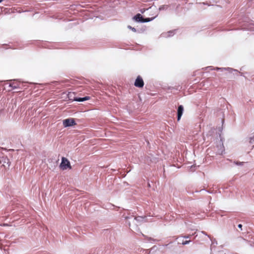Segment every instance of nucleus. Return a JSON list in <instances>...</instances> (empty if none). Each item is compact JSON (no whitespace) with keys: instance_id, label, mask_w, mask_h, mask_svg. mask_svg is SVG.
<instances>
[{"instance_id":"23","label":"nucleus","mask_w":254,"mask_h":254,"mask_svg":"<svg viewBox=\"0 0 254 254\" xmlns=\"http://www.w3.org/2000/svg\"><path fill=\"white\" fill-rule=\"evenodd\" d=\"M254 141V135L253 136L249 137V142L250 143H253Z\"/></svg>"},{"instance_id":"9","label":"nucleus","mask_w":254,"mask_h":254,"mask_svg":"<svg viewBox=\"0 0 254 254\" xmlns=\"http://www.w3.org/2000/svg\"><path fill=\"white\" fill-rule=\"evenodd\" d=\"M127 28L131 30V31H132L134 32H137L138 33H143L145 30V28H140V29H136V28L131 26L130 25H128Z\"/></svg>"},{"instance_id":"22","label":"nucleus","mask_w":254,"mask_h":254,"mask_svg":"<svg viewBox=\"0 0 254 254\" xmlns=\"http://www.w3.org/2000/svg\"><path fill=\"white\" fill-rule=\"evenodd\" d=\"M190 242H191L190 240L183 241L182 243V244L183 245H186L190 244Z\"/></svg>"},{"instance_id":"2","label":"nucleus","mask_w":254,"mask_h":254,"mask_svg":"<svg viewBox=\"0 0 254 254\" xmlns=\"http://www.w3.org/2000/svg\"><path fill=\"white\" fill-rule=\"evenodd\" d=\"M7 151V149L4 148L0 147V164H1L2 165L6 168V166L7 167H9V166L10 165V162L9 160V159L7 158V156L4 155L2 151Z\"/></svg>"},{"instance_id":"3","label":"nucleus","mask_w":254,"mask_h":254,"mask_svg":"<svg viewBox=\"0 0 254 254\" xmlns=\"http://www.w3.org/2000/svg\"><path fill=\"white\" fill-rule=\"evenodd\" d=\"M124 218L127 220L132 219V222L136 226L138 225V223L143 221V220L145 218V217H144L143 216L135 217L133 215H128L127 216H125Z\"/></svg>"},{"instance_id":"31","label":"nucleus","mask_w":254,"mask_h":254,"mask_svg":"<svg viewBox=\"0 0 254 254\" xmlns=\"http://www.w3.org/2000/svg\"><path fill=\"white\" fill-rule=\"evenodd\" d=\"M243 21L246 22V21L245 20H242V21H239V23H241Z\"/></svg>"},{"instance_id":"4","label":"nucleus","mask_w":254,"mask_h":254,"mask_svg":"<svg viewBox=\"0 0 254 254\" xmlns=\"http://www.w3.org/2000/svg\"><path fill=\"white\" fill-rule=\"evenodd\" d=\"M60 168L62 170H65L67 169H71L69 161L64 157L62 158L61 163L60 165Z\"/></svg>"},{"instance_id":"26","label":"nucleus","mask_w":254,"mask_h":254,"mask_svg":"<svg viewBox=\"0 0 254 254\" xmlns=\"http://www.w3.org/2000/svg\"><path fill=\"white\" fill-rule=\"evenodd\" d=\"M238 227L241 231H243V225L241 224H239L238 225Z\"/></svg>"},{"instance_id":"24","label":"nucleus","mask_w":254,"mask_h":254,"mask_svg":"<svg viewBox=\"0 0 254 254\" xmlns=\"http://www.w3.org/2000/svg\"><path fill=\"white\" fill-rule=\"evenodd\" d=\"M181 237H182L184 239H190L191 237V235H185L182 236Z\"/></svg>"},{"instance_id":"20","label":"nucleus","mask_w":254,"mask_h":254,"mask_svg":"<svg viewBox=\"0 0 254 254\" xmlns=\"http://www.w3.org/2000/svg\"><path fill=\"white\" fill-rule=\"evenodd\" d=\"M203 190H204V191H206L207 192H208V193H210V194H212V193H213V191H210V190H205V189H201V190H195V192H197H197H200V191H203Z\"/></svg>"},{"instance_id":"18","label":"nucleus","mask_w":254,"mask_h":254,"mask_svg":"<svg viewBox=\"0 0 254 254\" xmlns=\"http://www.w3.org/2000/svg\"><path fill=\"white\" fill-rule=\"evenodd\" d=\"M210 240L211 241V245L213 246L214 245H217V242L215 239H210ZM213 248V246H211V250Z\"/></svg>"},{"instance_id":"8","label":"nucleus","mask_w":254,"mask_h":254,"mask_svg":"<svg viewBox=\"0 0 254 254\" xmlns=\"http://www.w3.org/2000/svg\"><path fill=\"white\" fill-rule=\"evenodd\" d=\"M132 19L136 22L143 23V17L140 13H137L132 17Z\"/></svg>"},{"instance_id":"34","label":"nucleus","mask_w":254,"mask_h":254,"mask_svg":"<svg viewBox=\"0 0 254 254\" xmlns=\"http://www.w3.org/2000/svg\"><path fill=\"white\" fill-rule=\"evenodd\" d=\"M208 198H209V199H211V197L210 196H208Z\"/></svg>"},{"instance_id":"21","label":"nucleus","mask_w":254,"mask_h":254,"mask_svg":"<svg viewBox=\"0 0 254 254\" xmlns=\"http://www.w3.org/2000/svg\"><path fill=\"white\" fill-rule=\"evenodd\" d=\"M227 251L226 250H220L218 251L215 254H227Z\"/></svg>"},{"instance_id":"6","label":"nucleus","mask_w":254,"mask_h":254,"mask_svg":"<svg viewBox=\"0 0 254 254\" xmlns=\"http://www.w3.org/2000/svg\"><path fill=\"white\" fill-rule=\"evenodd\" d=\"M144 81L140 75H138L134 82V85L138 88H142L144 86Z\"/></svg>"},{"instance_id":"32","label":"nucleus","mask_w":254,"mask_h":254,"mask_svg":"<svg viewBox=\"0 0 254 254\" xmlns=\"http://www.w3.org/2000/svg\"><path fill=\"white\" fill-rule=\"evenodd\" d=\"M213 0V1H214L215 2H217L219 0Z\"/></svg>"},{"instance_id":"33","label":"nucleus","mask_w":254,"mask_h":254,"mask_svg":"<svg viewBox=\"0 0 254 254\" xmlns=\"http://www.w3.org/2000/svg\"><path fill=\"white\" fill-rule=\"evenodd\" d=\"M168 245L169 244H166V245H163V246L165 247H166L168 246Z\"/></svg>"},{"instance_id":"36","label":"nucleus","mask_w":254,"mask_h":254,"mask_svg":"<svg viewBox=\"0 0 254 254\" xmlns=\"http://www.w3.org/2000/svg\"><path fill=\"white\" fill-rule=\"evenodd\" d=\"M224 122V120H222V124H223Z\"/></svg>"},{"instance_id":"17","label":"nucleus","mask_w":254,"mask_h":254,"mask_svg":"<svg viewBox=\"0 0 254 254\" xmlns=\"http://www.w3.org/2000/svg\"><path fill=\"white\" fill-rule=\"evenodd\" d=\"M125 219L126 220V224L127 226H128L129 227H130V224H131V223H132L133 224H134L133 222H132V219H126L125 218Z\"/></svg>"},{"instance_id":"14","label":"nucleus","mask_w":254,"mask_h":254,"mask_svg":"<svg viewBox=\"0 0 254 254\" xmlns=\"http://www.w3.org/2000/svg\"><path fill=\"white\" fill-rule=\"evenodd\" d=\"M9 86L10 87H11L13 89L20 88V85L19 84H17V83L16 84L14 83H9Z\"/></svg>"},{"instance_id":"25","label":"nucleus","mask_w":254,"mask_h":254,"mask_svg":"<svg viewBox=\"0 0 254 254\" xmlns=\"http://www.w3.org/2000/svg\"><path fill=\"white\" fill-rule=\"evenodd\" d=\"M237 240L239 241H246L245 239L243 238L242 237H239L237 238Z\"/></svg>"},{"instance_id":"5","label":"nucleus","mask_w":254,"mask_h":254,"mask_svg":"<svg viewBox=\"0 0 254 254\" xmlns=\"http://www.w3.org/2000/svg\"><path fill=\"white\" fill-rule=\"evenodd\" d=\"M63 124L64 127H73L76 125L75 119L72 118H69L63 121Z\"/></svg>"},{"instance_id":"27","label":"nucleus","mask_w":254,"mask_h":254,"mask_svg":"<svg viewBox=\"0 0 254 254\" xmlns=\"http://www.w3.org/2000/svg\"><path fill=\"white\" fill-rule=\"evenodd\" d=\"M244 25L245 26V27L243 28V29H246V30H250V29H251V28H249L246 27V26H247V24L246 23H245L244 24Z\"/></svg>"},{"instance_id":"12","label":"nucleus","mask_w":254,"mask_h":254,"mask_svg":"<svg viewBox=\"0 0 254 254\" xmlns=\"http://www.w3.org/2000/svg\"><path fill=\"white\" fill-rule=\"evenodd\" d=\"M89 99H90V97L87 96H84L83 97H77V98H76V99H75V101H77V102H84L85 101L88 100Z\"/></svg>"},{"instance_id":"7","label":"nucleus","mask_w":254,"mask_h":254,"mask_svg":"<svg viewBox=\"0 0 254 254\" xmlns=\"http://www.w3.org/2000/svg\"><path fill=\"white\" fill-rule=\"evenodd\" d=\"M184 111V106L182 105H179L177 109V121L179 122L181 120Z\"/></svg>"},{"instance_id":"35","label":"nucleus","mask_w":254,"mask_h":254,"mask_svg":"<svg viewBox=\"0 0 254 254\" xmlns=\"http://www.w3.org/2000/svg\"><path fill=\"white\" fill-rule=\"evenodd\" d=\"M2 1L3 0H0V3H1Z\"/></svg>"},{"instance_id":"11","label":"nucleus","mask_w":254,"mask_h":254,"mask_svg":"<svg viewBox=\"0 0 254 254\" xmlns=\"http://www.w3.org/2000/svg\"><path fill=\"white\" fill-rule=\"evenodd\" d=\"M176 32V30H170L166 33L162 34V35L164 37H171L175 35Z\"/></svg>"},{"instance_id":"13","label":"nucleus","mask_w":254,"mask_h":254,"mask_svg":"<svg viewBox=\"0 0 254 254\" xmlns=\"http://www.w3.org/2000/svg\"><path fill=\"white\" fill-rule=\"evenodd\" d=\"M157 15L158 14L152 17L143 18V23L152 21L157 16Z\"/></svg>"},{"instance_id":"15","label":"nucleus","mask_w":254,"mask_h":254,"mask_svg":"<svg viewBox=\"0 0 254 254\" xmlns=\"http://www.w3.org/2000/svg\"><path fill=\"white\" fill-rule=\"evenodd\" d=\"M169 6L168 5H166V4L162 5H161L159 7L158 10L159 11L165 10H167L169 8Z\"/></svg>"},{"instance_id":"30","label":"nucleus","mask_w":254,"mask_h":254,"mask_svg":"<svg viewBox=\"0 0 254 254\" xmlns=\"http://www.w3.org/2000/svg\"><path fill=\"white\" fill-rule=\"evenodd\" d=\"M7 45H3V47H4V48L8 49V48H7V47H7Z\"/></svg>"},{"instance_id":"1","label":"nucleus","mask_w":254,"mask_h":254,"mask_svg":"<svg viewBox=\"0 0 254 254\" xmlns=\"http://www.w3.org/2000/svg\"><path fill=\"white\" fill-rule=\"evenodd\" d=\"M206 69H208L209 70H215L217 71H220L222 72H223L224 71H228L229 73L230 74H233V75L236 74L237 76L238 75V73L239 72V71L237 69H233L231 67H214L212 66H208L205 67Z\"/></svg>"},{"instance_id":"10","label":"nucleus","mask_w":254,"mask_h":254,"mask_svg":"<svg viewBox=\"0 0 254 254\" xmlns=\"http://www.w3.org/2000/svg\"><path fill=\"white\" fill-rule=\"evenodd\" d=\"M67 97L69 100L72 101H75V99L77 98V97L75 96V93L74 92H69L67 94Z\"/></svg>"},{"instance_id":"28","label":"nucleus","mask_w":254,"mask_h":254,"mask_svg":"<svg viewBox=\"0 0 254 254\" xmlns=\"http://www.w3.org/2000/svg\"><path fill=\"white\" fill-rule=\"evenodd\" d=\"M186 191L187 192V193H188L189 194H193V192H191V191H188V190H186Z\"/></svg>"},{"instance_id":"19","label":"nucleus","mask_w":254,"mask_h":254,"mask_svg":"<svg viewBox=\"0 0 254 254\" xmlns=\"http://www.w3.org/2000/svg\"><path fill=\"white\" fill-rule=\"evenodd\" d=\"M151 7H150L147 8H141V9H140L139 11L141 12V13L143 14L146 11L148 10L149 9H151Z\"/></svg>"},{"instance_id":"16","label":"nucleus","mask_w":254,"mask_h":254,"mask_svg":"<svg viewBox=\"0 0 254 254\" xmlns=\"http://www.w3.org/2000/svg\"><path fill=\"white\" fill-rule=\"evenodd\" d=\"M247 162H240V161H234L233 162V163L237 165V166H243L245 163H246Z\"/></svg>"},{"instance_id":"29","label":"nucleus","mask_w":254,"mask_h":254,"mask_svg":"<svg viewBox=\"0 0 254 254\" xmlns=\"http://www.w3.org/2000/svg\"><path fill=\"white\" fill-rule=\"evenodd\" d=\"M202 233L203 234H204V235H205L207 236L208 237H209V236H208V235L206 234V233H205V232H204V231H202Z\"/></svg>"}]
</instances>
